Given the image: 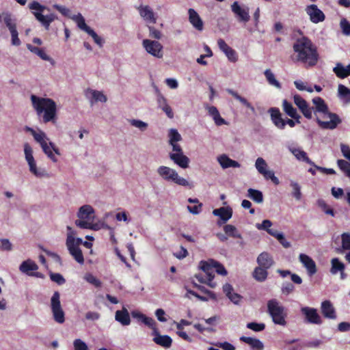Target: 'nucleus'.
<instances>
[{"instance_id": "obj_18", "label": "nucleus", "mask_w": 350, "mask_h": 350, "mask_svg": "<svg viewBox=\"0 0 350 350\" xmlns=\"http://www.w3.org/2000/svg\"><path fill=\"white\" fill-rule=\"evenodd\" d=\"M169 157L170 159L179 167L183 169L187 168L189 167V159L186 155H185L183 152L170 153Z\"/></svg>"}, {"instance_id": "obj_57", "label": "nucleus", "mask_w": 350, "mask_h": 350, "mask_svg": "<svg viewBox=\"0 0 350 350\" xmlns=\"http://www.w3.org/2000/svg\"><path fill=\"white\" fill-rule=\"evenodd\" d=\"M295 291V286L288 282H284L282 284L281 291L284 295H289Z\"/></svg>"}, {"instance_id": "obj_61", "label": "nucleus", "mask_w": 350, "mask_h": 350, "mask_svg": "<svg viewBox=\"0 0 350 350\" xmlns=\"http://www.w3.org/2000/svg\"><path fill=\"white\" fill-rule=\"evenodd\" d=\"M293 100L295 104L297 105V107L299 108V110H301L303 107H304L306 105H308V103L306 100H304L300 95L295 94L293 96Z\"/></svg>"}, {"instance_id": "obj_28", "label": "nucleus", "mask_w": 350, "mask_h": 350, "mask_svg": "<svg viewBox=\"0 0 350 350\" xmlns=\"http://www.w3.org/2000/svg\"><path fill=\"white\" fill-rule=\"evenodd\" d=\"M226 92L232 95L236 100H239L243 105L250 109L252 112L255 111V109L252 105L248 102L246 98L240 96L237 92L232 89H227Z\"/></svg>"}, {"instance_id": "obj_55", "label": "nucleus", "mask_w": 350, "mask_h": 350, "mask_svg": "<svg viewBox=\"0 0 350 350\" xmlns=\"http://www.w3.org/2000/svg\"><path fill=\"white\" fill-rule=\"evenodd\" d=\"M342 247L343 250H350V234L344 232L341 234Z\"/></svg>"}, {"instance_id": "obj_27", "label": "nucleus", "mask_w": 350, "mask_h": 350, "mask_svg": "<svg viewBox=\"0 0 350 350\" xmlns=\"http://www.w3.org/2000/svg\"><path fill=\"white\" fill-rule=\"evenodd\" d=\"M333 72L340 79H345L350 75V64L345 67L341 63H337Z\"/></svg>"}, {"instance_id": "obj_44", "label": "nucleus", "mask_w": 350, "mask_h": 350, "mask_svg": "<svg viewBox=\"0 0 350 350\" xmlns=\"http://www.w3.org/2000/svg\"><path fill=\"white\" fill-rule=\"evenodd\" d=\"M337 165L340 170L344 172L346 176L350 179V163L343 159H338Z\"/></svg>"}, {"instance_id": "obj_53", "label": "nucleus", "mask_w": 350, "mask_h": 350, "mask_svg": "<svg viewBox=\"0 0 350 350\" xmlns=\"http://www.w3.org/2000/svg\"><path fill=\"white\" fill-rule=\"evenodd\" d=\"M85 279L88 282L92 284L96 288H100L101 286V282L91 273L86 274L85 275Z\"/></svg>"}, {"instance_id": "obj_40", "label": "nucleus", "mask_w": 350, "mask_h": 350, "mask_svg": "<svg viewBox=\"0 0 350 350\" xmlns=\"http://www.w3.org/2000/svg\"><path fill=\"white\" fill-rule=\"evenodd\" d=\"M224 231L229 237L238 239L241 238V234L238 232L237 228L233 225L227 224L224 226Z\"/></svg>"}, {"instance_id": "obj_36", "label": "nucleus", "mask_w": 350, "mask_h": 350, "mask_svg": "<svg viewBox=\"0 0 350 350\" xmlns=\"http://www.w3.org/2000/svg\"><path fill=\"white\" fill-rule=\"evenodd\" d=\"M72 19L77 23L78 27L85 31L87 33L92 29L88 25H87L84 18L81 14L74 16Z\"/></svg>"}, {"instance_id": "obj_51", "label": "nucleus", "mask_w": 350, "mask_h": 350, "mask_svg": "<svg viewBox=\"0 0 350 350\" xmlns=\"http://www.w3.org/2000/svg\"><path fill=\"white\" fill-rule=\"evenodd\" d=\"M255 166L260 174L263 173L267 167L266 161L261 157H258L255 163Z\"/></svg>"}, {"instance_id": "obj_35", "label": "nucleus", "mask_w": 350, "mask_h": 350, "mask_svg": "<svg viewBox=\"0 0 350 350\" xmlns=\"http://www.w3.org/2000/svg\"><path fill=\"white\" fill-rule=\"evenodd\" d=\"M154 342L165 348H169L171 347L172 343V338L167 335L159 336L154 338Z\"/></svg>"}, {"instance_id": "obj_50", "label": "nucleus", "mask_w": 350, "mask_h": 350, "mask_svg": "<svg viewBox=\"0 0 350 350\" xmlns=\"http://www.w3.org/2000/svg\"><path fill=\"white\" fill-rule=\"evenodd\" d=\"M141 321L145 325H146L149 327L152 328L154 330V332L155 334H158L157 329L156 327V323H155V321H154V320L153 319H152L150 317H146L144 315Z\"/></svg>"}, {"instance_id": "obj_20", "label": "nucleus", "mask_w": 350, "mask_h": 350, "mask_svg": "<svg viewBox=\"0 0 350 350\" xmlns=\"http://www.w3.org/2000/svg\"><path fill=\"white\" fill-rule=\"evenodd\" d=\"M115 319L123 326H127L131 323L129 312L124 306L116 312Z\"/></svg>"}, {"instance_id": "obj_24", "label": "nucleus", "mask_w": 350, "mask_h": 350, "mask_svg": "<svg viewBox=\"0 0 350 350\" xmlns=\"http://www.w3.org/2000/svg\"><path fill=\"white\" fill-rule=\"evenodd\" d=\"M94 213V208L90 205H83L79 208L77 216L81 219L93 221Z\"/></svg>"}, {"instance_id": "obj_16", "label": "nucleus", "mask_w": 350, "mask_h": 350, "mask_svg": "<svg viewBox=\"0 0 350 350\" xmlns=\"http://www.w3.org/2000/svg\"><path fill=\"white\" fill-rule=\"evenodd\" d=\"M269 113L273 124L279 129H284L285 119L282 118L280 109L276 107H271L269 109Z\"/></svg>"}, {"instance_id": "obj_5", "label": "nucleus", "mask_w": 350, "mask_h": 350, "mask_svg": "<svg viewBox=\"0 0 350 350\" xmlns=\"http://www.w3.org/2000/svg\"><path fill=\"white\" fill-rule=\"evenodd\" d=\"M29 8L31 10H36L38 12H32L35 18L38 21L45 29L49 30L50 25L55 19L57 18V16L53 14H49L48 15H43L42 14L45 10H48L46 6L41 5L38 1H33L32 3L29 4Z\"/></svg>"}, {"instance_id": "obj_21", "label": "nucleus", "mask_w": 350, "mask_h": 350, "mask_svg": "<svg viewBox=\"0 0 350 350\" xmlns=\"http://www.w3.org/2000/svg\"><path fill=\"white\" fill-rule=\"evenodd\" d=\"M213 214L219 217L222 224L227 222L232 216V209L230 206L221 207L214 209Z\"/></svg>"}, {"instance_id": "obj_32", "label": "nucleus", "mask_w": 350, "mask_h": 350, "mask_svg": "<svg viewBox=\"0 0 350 350\" xmlns=\"http://www.w3.org/2000/svg\"><path fill=\"white\" fill-rule=\"evenodd\" d=\"M268 276L267 269L265 267H257L254 269L253 272V277L258 282H264Z\"/></svg>"}, {"instance_id": "obj_47", "label": "nucleus", "mask_w": 350, "mask_h": 350, "mask_svg": "<svg viewBox=\"0 0 350 350\" xmlns=\"http://www.w3.org/2000/svg\"><path fill=\"white\" fill-rule=\"evenodd\" d=\"M170 144L176 143L182 139L180 134L176 129H172L169 133Z\"/></svg>"}, {"instance_id": "obj_1", "label": "nucleus", "mask_w": 350, "mask_h": 350, "mask_svg": "<svg viewBox=\"0 0 350 350\" xmlns=\"http://www.w3.org/2000/svg\"><path fill=\"white\" fill-rule=\"evenodd\" d=\"M293 49L297 62L307 67H313L317 64L319 59L317 47L308 37L303 36L297 39L293 45Z\"/></svg>"}, {"instance_id": "obj_31", "label": "nucleus", "mask_w": 350, "mask_h": 350, "mask_svg": "<svg viewBox=\"0 0 350 350\" xmlns=\"http://www.w3.org/2000/svg\"><path fill=\"white\" fill-rule=\"evenodd\" d=\"M27 131L31 133L34 139L38 143H39L41 146L43 144H46V140H48V138L46 137V134L43 131H40L39 132H36L35 130L29 127H27Z\"/></svg>"}, {"instance_id": "obj_43", "label": "nucleus", "mask_w": 350, "mask_h": 350, "mask_svg": "<svg viewBox=\"0 0 350 350\" xmlns=\"http://www.w3.org/2000/svg\"><path fill=\"white\" fill-rule=\"evenodd\" d=\"M282 107L284 111L290 117H294L297 109L289 103L287 100L284 99L282 102Z\"/></svg>"}, {"instance_id": "obj_39", "label": "nucleus", "mask_w": 350, "mask_h": 350, "mask_svg": "<svg viewBox=\"0 0 350 350\" xmlns=\"http://www.w3.org/2000/svg\"><path fill=\"white\" fill-rule=\"evenodd\" d=\"M264 75L267 79V81H268V83L270 85L277 88H279V89L281 88L280 83L278 80L275 79L273 73L271 72V70L270 69H267L264 72Z\"/></svg>"}, {"instance_id": "obj_62", "label": "nucleus", "mask_w": 350, "mask_h": 350, "mask_svg": "<svg viewBox=\"0 0 350 350\" xmlns=\"http://www.w3.org/2000/svg\"><path fill=\"white\" fill-rule=\"evenodd\" d=\"M272 226V222L269 219H265L262 224H256V226L258 230H263L268 232L269 230H273L270 227Z\"/></svg>"}, {"instance_id": "obj_41", "label": "nucleus", "mask_w": 350, "mask_h": 350, "mask_svg": "<svg viewBox=\"0 0 350 350\" xmlns=\"http://www.w3.org/2000/svg\"><path fill=\"white\" fill-rule=\"evenodd\" d=\"M27 49L32 53L38 55L43 60H49L50 57L46 55L45 51L40 48L33 46L30 44L27 45Z\"/></svg>"}, {"instance_id": "obj_54", "label": "nucleus", "mask_w": 350, "mask_h": 350, "mask_svg": "<svg viewBox=\"0 0 350 350\" xmlns=\"http://www.w3.org/2000/svg\"><path fill=\"white\" fill-rule=\"evenodd\" d=\"M91 93L92 98L96 102L100 101L101 103H105L107 100L106 96L100 91L92 90Z\"/></svg>"}, {"instance_id": "obj_19", "label": "nucleus", "mask_w": 350, "mask_h": 350, "mask_svg": "<svg viewBox=\"0 0 350 350\" xmlns=\"http://www.w3.org/2000/svg\"><path fill=\"white\" fill-rule=\"evenodd\" d=\"M321 310L324 317L329 319H335L336 318L335 309L329 300L323 301L321 303Z\"/></svg>"}, {"instance_id": "obj_8", "label": "nucleus", "mask_w": 350, "mask_h": 350, "mask_svg": "<svg viewBox=\"0 0 350 350\" xmlns=\"http://www.w3.org/2000/svg\"><path fill=\"white\" fill-rule=\"evenodd\" d=\"M51 309L53 319L56 323H63L65 321V313L60 302V294L55 291L51 298Z\"/></svg>"}, {"instance_id": "obj_22", "label": "nucleus", "mask_w": 350, "mask_h": 350, "mask_svg": "<svg viewBox=\"0 0 350 350\" xmlns=\"http://www.w3.org/2000/svg\"><path fill=\"white\" fill-rule=\"evenodd\" d=\"M217 161L223 169L229 167H239L240 163L229 158L226 154H221L217 157Z\"/></svg>"}, {"instance_id": "obj_56", "label": "nucleus", "mask_w": 350, "mask_h": 350, "mask_svg": "<svg viewBox=\"0 0 350 350\" xmlns=\"http://www.w3.org/2000/svg\"><path fill=\"white\" fill-rule=\"evenodd\" d=\"M261 174L263 175L265 179L271 180L275 185H279L280 181L279 179L275 176L274 172L273 171L265 170Z\"/></svg>"}, {"instance_id": "obj_23", "label": "nucleus", "mask_w": 350, "mask_h": 350, "mask_svg": "<svg viewBox=\"0 0 350 350\" xmlns=\"http://www.w3.org/2000/svg\"><path fill=\"white\" fill-rule=\"evenodd\" d=\"M258 264L265 269H269L274 263L271 256L267 252H262L257 258Z\"/></svg>"}, {"instance_id": "obj_15", "label": "nucleus", "mask_w": 350, "mask_h": 350, "mask_svg": "<svg viewBox=\"0 0 350 350\" xmlns=\"http://www.w3.org/2000/svg\"><path fill=\"white\" fill-rule=\"evenodd\" d=\"M299 259L307 269L309 275L312 276L317 273V269L316 263L312 258L305 254H300Z\"/></svg>"}, {"instance_id": "obj_38", "label": "nucleus", "mask_w": 350, "mask_h": 350, "mask_svg": "<svg viewBox=\"0 0 350 350\" xmlns=\"http://www.w3.org/2000/svg\"><path fill=\"white\" fill-rule=\"evenodd\" d=\"M247 196L256 203H261L263 201L262 193L259 190L250 188L247 190Z\"/></svg>"}, {"instance_id": "obj_17", "label": "nucleus", "mask_w": 350, "mask_h": 350, "mask_svg": "<svg viewBox=\"0 0 350 350\" xmlns=\"http://www.w3.org/2000/svg\"><path fill=\"white\" fill-rule=\"evenodd\" d=\"M189 21L192 26L198 31H202L204 29V23L198 14V12L193 8L188 10Z\"/></svg>"}, {"instance_id": "obj_14", "label": "nucleus", "mask_w": 350, "mask_h": 350, "mask_svg": "<svg viewBox=\"0 0 350 350\" xmlns=\"http://www.w3.org/2000/svg\"><path fill=\"white\" fill-rule=\"evenodd\" d=\"M217 45L219 49L227 56L229 61L236 62L238 60L237 52L229 46L223 39L219 38L217 40Z\"/></svg>"}, {"instance_id": "obj_37", "label": "nucleus", "mask_w": 350, "mask_h": 350, "mask_svg": "<svg viewBox=\"0 0 350 350\" xmlns=\"http://www.w3.org/2000/svg\"><path fill=\"white\" fill-rule=\"evenodd\" d=\"M3 21L5 24L6 27L9 29L10 31L16 29V24L15 20L12 17V14L9 12H3Z\"/></svg>"}, {"instance_id": "obj_26", "label": "nucleus", "mask_w": 350, "mask_h": 350, "mask_svg": "<svg viewBox=\"0 0 350 350\" xmlns=\"http://www.w3.org/2000/svg\"><path fill=\"white\" fill-rule=\"evenodd\" d=\"M240 340L249 345L254 350L264 349V345L259 339L243 336Z\"/></svg>"}, {"instance_id": "obj_42", "label": "nucleus", "mask_w": 350, "mask_h": 350, "mask_svg": "<svg viewBox=\"0 0 350 350\" xmlns=\"http://www.w3.org/2000/svg\"><path fill=\"white\" fill-rule=\"evenodd\" d=\"M92 221H93L92 220L80 219L75 221V224L77 226L82 229L95 230V225L92 224Z\"/></svg>"}, {"instance_id": "obj_7", "label": "nucleus", "mask_w": 350, "mask_h": 350, "mask_svg": "<svg viewBox=\"0 0 350 350\" xmlns=\"http://www.w3.org/2000/svg\"><path fill=\"white\" fill-rule=\"evenodd\" d=\"M211 263L210 264L206 261L202 260L200 263V269L204 271V275H196V278L200 282L206 284L211 288H214L216 286V283L213 282L215 275L213 273V263Z\"/></svg>"}, {"instance_id": "obj_33", "label": "nucleus", "mask_w": 350, "mask_h": 350, "mask_svg": "<svg viewBox=\"0 0 350 350\" xmlns=\"http://www.w3.org/2000/svg\"><path fill=\"white\" fill-rule=\"evenodd\" d=\"M332 267L330 272L332 274L335 275L338 272L345 271V266L343 262H340L338 258H334L331 260Z\"/></svg>"}, {"instance_id": "obj_59", "label": "nucleus", "mask_w": 350, "mask_h": 350, "mask_svg": "<svg viewBox=\"0 0 350 350\" xmlns=\"http://www.w3.org/2000/svg\"><path fill=\"white\" fill-rule=\"evenodd\" d=\"M247 327L254 332H261L265 329V325L262 323L251 322L247 324Z\"/></svg>"}, {"instance_id": "obj_6", "label": "nucleus", "mask_w": 350, "mask_h": 350, "mask_svg": "<svg viewBox=\"0 0 350 350\" xmlns=\"http://www.w3.org/2000/svg\"><path fill=\"white\" fill-rule=\"evenodd\" d=\"M158 174L164 180L172 181L176 184L181 186H190L189 183L184 178L178 176L176 171L169 167L161 165L157 169Z\"/></svg>"}, {"instance_id": "obj_10", "label": "nucleus", "mask_w": 350, "mask_h": 350, "mask_svg": "<svg viewBox=\"0 0 350 350\" xmlns=\"http://www.w3.org/2000/svg\"><path fill=\"white\" fill-rule=\"evenodd\" d=\"M300 311L301 314L304 316L306 323L316 325L323 323V320L316 308L305 306L302 307Z\"/></svg>"}, {"instance_id": "obj_52", "label": "nucleus", "mask_w": 350, "mask_h": 350, "mask_svg": "<svg viewBox=\"0 0 350 350\" xmlns=\"http://www.w3.org/2000/svg\"><path fill=\"white\" fill-rule=\"evenodd\" d=\"M49 276L50 279L53 282L57 283L59 285H62L66 282V280L60 273L51 272L50 273Z\"/></svg>"}, {"instance_id": "obj_45", "label": "nucleus", "mask_w": 350, "mask_h": 350, "mask_svg": "<svg viewBox=\"0 0 350 350\" xmlns=\"http://www.w3.org/2000/svg\"><path fill=\"white\" fill-rule=\"evenodd\" d=\"M70 252L69 253L74 258V259L80 264H83L84 258L82 253V251L80 248H70Z\"/></svg>"}, {"instance_id": "obj_34", "label": "nucleus", "mask_w": 350, "mask_h": 350, "mask_svg": "<svg viewBox=\"0 0 350 350\" xmlns=\"http://www.w3.org/2000/svg\"><path fill=\"white\" fill-rule=\"evenodd\" d=\"M67 230L68 231L66 238V245L68 248V250L70 252V248L72 247V248H80L79 245H77L74 242V236L75 234V232L72 230V228L70 226H67Z\"/></svg>"}, {"instance_id": "obj_25", "label": "nucleus", "mask_w": 350, "mask_h": 350, "mask_svg": "<svg viewBox=\"0 0 350 350\" xmlns=\"http://www.w3.org/2000/svg\"><path fill=\"white\" fill-rule=\"evenodd\" d=\"M289 150L297 160L305 161L310 165H314V163L308 157L307 153L303 150L297 148H290Z\"/></svg>"}, {"instance_id": "obj_58", "label": "nucleus", "mask_w": 350, "mask_h": 350, "mask_svg": "<svg viewBox=\"0 0 350 350\" xmlns=\"http://www.w3.org/2000/svg\"><path fill=\"white\" fill-rule=\"evenodd\" d=\"M338 94L344 98L350 100V90L342 84L338 85Z\"/></svg>"}, {"instance_id": "obj_11", "label": "nucleus", "mask_w": 350, "mask_h": 350, "mask_svg": "<svg viewBox=\"0 0 350 350\" xmlns=\"http://www.w3.org/2000/svg\"><path fill=\"white\" fill-rule=\"evenodd\" d=\"M231 10L239 22L246 23L250 21V9L248 7L242 8L237 1H234L231 5Z\"/></svg>"}, {"instance_id": "obj_4", "label": "nucleus", "mask_w": 350, "mask_h": 350, "mask_svg": "<svg viewBox=\"0 0 350 350\" xmlns=\"http://www.w3.org/2000/svg\"><path fill=\"white\" fill-rule=\"evenodd\" d=\"M267 307V312L275 324L282 326L286 325L287 314L285 308L276 299L269 300Z\"/></svg>"}, {"instance_id": "obj_29", "label": "nucleus", "mask_w": 350, "mask_h": 350, "mask_svg": "<svg viewBox=\"0 0 350 350\" xmlns=\"http://www.w3.org/2000/svg\"><path fill=\"white\" fill-rule=\"evenodd\" d=\"M208 113L211 116L215 121V123L217 126H221L226 124L225 120L221 117L218 109L214 107L211 106L208 108Z\"/></svg>"}, {"instance_id": "obj_3", "label": "nucleus", "mask_w": 350, "mask_h": 350, "mask_svg": "<svg viewBox=\"0 0 350 350\" xmlns=\"http://www.w3.org/2000/svg\"><path fill=\"white\" fill-rule=\"evenodd\" d=\"M312 103L315 106L316 112L322 113L330 118L329 121H323L318 117L317 118L316 121L321 129L333 130L341 123L342 120L336 113L329 111L328 106L322 98L314 97L312 99Z\"/></svg>"}, {"instance_id": "obj_13", "label": "nucleus", "mask_w": 350, "mask_h": 350, "mask_svg": "<svg viewBox=\"0 0 350 350\" xmlns=\"http://www.w3.org/2000/svg\"><path fill=\"white\" fill-rule=\"evenodd\" d=\"M140 16L147 23L155 24L157 16L149 5H141L137 8Z\"/></svg>"}, {"instance_id": "obj_2", "label": "nucleus", "mask_w": 350, "mask_h": 350, "mask_svg": "<svg viewBox=\"0 0 350 350\" xmlns=\"http://www.w3.org/2000/svg\"><path fill=\"white\" fill-rule=\"evenodd\" d=\"M31 100L33 107L36 111L37 115L42 118L43 123L56 122L57 105L53 99L31 95Z\"/></svg>"}, {"instance_id": "obj_63", "label": "nucleus", "mask_w": 350, "mask_h": 350, "mask_svg": "<svg viewBox=\"0 0 350 350\" xmlns=\"http://www.w3.org/2000/svg\"><path fill=\"white\" fill-rule=\"evenodd\" d=\"M73 345L75 350H88L87 345L81 339H75Z\"/></svg>"}, {"instance_id": "obj_60", "label": "nucleus", "mask_w": 350, "mask_h": 350, "mask_svg": "<svg viewBox=\"0 0 350 350\" xmlns=\"http://www.w3.org/2000/svg\"><path fill=\"white\" fill-rule=\"evenodd\" d=\"M43 152L47 155L49 158H50L53 162H56L57 161V158L54 155L52 152L51 147L48 144H44L42 146Z\"/></svg>"}, {"instance_id": "obj_48", "label": "nucleus", "mask_w": 350, "mask_h": 350, "mask_svg": "<svg viewBox=\"0 0 350 350\" xmlns=\"http://www.w3.org/2000/svg\"><path fill=\"white\" fill-rule=\"evenodd\" d=\"M291 186L293 188L292 195L297 200H299L301 198V188L298 183L295 182H291Z\"/></svg>"}, {"instance_id": "obj_30", "label": "nucleus", "mask_w": 350, "mask_h": 350, "mask_svg": "<svg viewBox=\"0 0 350 350\" xmlns=\"http://www.w3.org/2000/svg\"><path fill=\"white\" fill-rule=\"evenodd\" d=\"M19 269L23 273H26L28 275L29 271H36L38 269V266L35 262L31 260H27L23 261L20 265Z\"/></svg>"}, {"instance_id": "obj_9", "label": "nucleus", "mask_w": 350, "mask_h": 350, "mask_svg": "<svg viewBox=\"0 0 350 350\" xmlns=\"http://www.w3.org/2000/svg\"><path fill=\"white\" fill-rule=\"evenodd\" d=\"M142 45L147 53L152 56L157 58L163 57V46L159 42L145 39L142 42Z\"/></svg>"}, {"instance_id": "obj_12", "label": "nucleus", "mask_w": 350, "mask_h": 350, "mask_svg": "<svg viewBox=\"0 0 350 350\" xmlns=\"http://www.w3.org/2000/svg\"><path fill=\"white\" fill-rule=\"evenodd\" d=\"M306 12L313 23L323 22L325 18L324 13L318 8L317 5L312 4L308 5L306 8Z\"/></svg>"}, {"instance_id": "obj_46", "label": "nucleus", "mask_w": 350, "mask_h": 350, "mask_svg": "<svg viewBox=\"0 0 350 350\" xmlns=\"http://www.w3.org/2000/svg\"><path fill=\"white\" fill-rule=\"evenodd\" d=\"M29 171L37 177H42L45 174L44 170H40L36 167V161L28 163Z\"/></svg>"}, {"instance_id": "obj_49", "label": "nucleus", "mask_w": 350, "mask_h": 350, "mask_svg": "<svg viewBox=\"0 0 350 350\" xmlns=\"http://www.w3.org/2000/svg\"><path fill=\"white\" fill-rule=\"evenodd\" d=\"M24 152L25 155V159L27 161V163H30L35 161L33 157L32 148L27 143L25 144L24 145Z\"/></svg>"}, {"instance_id": "obj_64", "label": "nucleus", "mask_w": 350, "mask_h": 350, "mask_svg": "<svg viewBox=\"0 0 350 350\" xmlns=\"http://www.w3.org/2000/svg\"><path fill=\"white\" fill-rule=\"evenodd\" d=\"M340 27L344 34L347 36L350 35V23H349L345 18L341 20Z\"/></svg>"}]
</instances>
